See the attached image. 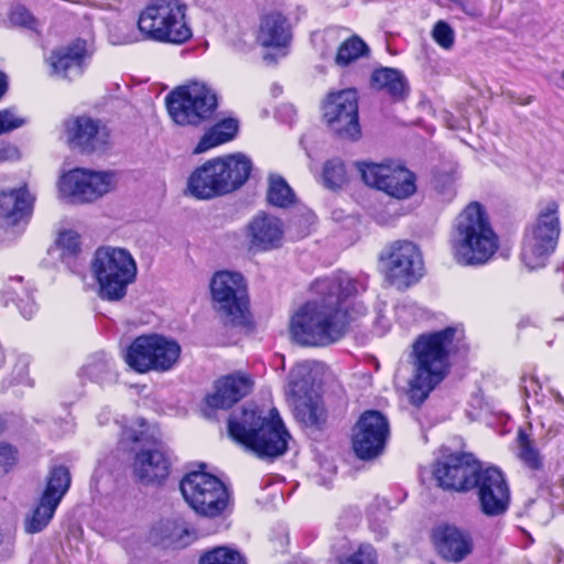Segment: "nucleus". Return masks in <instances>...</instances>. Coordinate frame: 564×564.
I'll use <instances>...</instances> for the list:
<instances>
[{"label": "nucleus", "mask_w": 564, "mask_h": 564, "mask_svg": "<svg viewBox=\"0 0 564 564\" xmlns=\"http://www.w3.org/2000/svg\"><path fill=\"white\" fill-rule=\"evenodd\" d=\"M560 232L558 205L552 200L524 235L521 257L527 268L534 270L545 264L556 248Z\"/></svg>", "instance_id": "nucleus-11"}, {"label": "nucleus", "mask_w": 564, "mask_h": 564, "mask_svg": "<svg viewBox=\"0 0 564 564\" xmlns=\"http://www.w3.org/2000/svg\"><path fill=\"white\" fill-rule=\"evenodd\" d=\"M56 508V505L42 496L39 503L24 520L25 532L35 534L43 531L53 519Z\"/></svg>", "instance_id": "nucleus-33"}, {"label": "nucleus", "mask_w": 564, "mask_h": 564, "mask_svg": "<svg viewBox=\"0 0 564 564\" xmlns=\"http://www.w3.org/2000/svg\"><path fill=\"white\" fill-rule=\"evenodd\" d=\"M180 489L186 503L198 514L216 518L227 510L230 494L226 485L216 476L205 471L186 474Z\"/></svg>", "instance_id": "nucleus-10"}, {"label": "nucleus", "mask_w": 564, "mask_h": 564, "mask_svg": "<svg viewBox=\"0 0 564 564\" xmlns=\"http://www.w3.org/2000/svg\"><path fill=\"white\" fill-rule=\"evenodd\" d=\"M518 456L531 469H539L542 466V459L534 441L523 430L518 431Z\"/></svg>", "instance_id": "nucleus-37"}, {"label": "nucleus", "mask_w": 564, "mask_h": 564, "mask_svg": "<svg viewBox=\"0 0 564 564\" xmlns=\"http://www.w3.org/2000/svg\"><path fill=\"white\" fill-rule=\"evenodd\" d=\"M437 553L446 561H464L474 550L470 534L454 525H441L433 531Z\"/></svg>", "instance_id": "nucleus-24"}, {"label": "nucleus", "mask_w": 564, "mask_h": 564, "mask_svg": "<svg viewBox=\"0 0 564 564\" xmlns=\"http://www.w3.org/2000/svg\"><path fill=\"white\" fill-rule=\"evenodd\" d=\"M8 84L4 74L0 72V98L4 95Z\"/></svg>", "instance_id": "nucleus-52"}, {"label": "nucleus", "mask_w": 564, "mask_h": 564, "mask_svg": "<svg viewBox=\"0 0 564 564\" xmlns=\"http://www.w3.org/2000/svg\"><path fill=\"white\" fill-rule=\"evenodd\" d=\"M189 535L191 532L187 528L173 523V531L167 538L172 543L186 545L189 543Z\"/></svg>", "instance_id": "nucleus-45"}, {"label": "nucleus", "mask_w": 564, "mask_h": 564, "mask_svg": "<svg viewBox=\"0 0 564 564\" xmlns=\"http://www.w3.org/2000/svg\"><path fill=\"white\" fill-rule=\"evenodd\" d=\"M228 434L260 457L284 454L291 437L275 409L262 416L257 406L234 411L228 419Z\"/></svg>", "instance_id": "nucleus-3"}, {"label": "nucleus", "mask_w": 564, "mask_h": 564, "mask_svg": "<svg viewBox=\"0 0 564 564\" xmlns=\"http://www.w3.org/2000/svg\"><path fill=\"white\" fill-rule=\"evenodd\" d=\"M480 463L471 454H452L435 464L433 475L440 487L468 491L481 470Z\"/></svg>", "instance_id": "nucleus-19"}, {"label": "nucleus", "mask_w": 564, "mask_h": 564, "mask_svg": "<svg viewBox=\"0 0 564 564\" xmlns=\"http://www.w3.org/2000/svg\"><path fill=\"white\" fill-rule=\"evenodd\" d=\"M457 328L446 327L438 332L420 335L412 345V376L408 398L420 406L449 371V355Z\"/></svg>", "instance_id": "nucleus-2"}, {"label": "nucleus", "mask_w": 564, "mask_h": 564, "mask_svg": "<svg viewBox=\"0 0 564 564\" xmlns=\"http://www.w3.org/2000/svg\"><path fill=\"white\" fill-rule=\"evenodd\" d=\"M82 376L105 387L117 381V371L112 359L104 351L91 355L82 368Z\"/></svg>", "instance_id": "nucleus-29"}, {"label": "nucleus", "mask_w": 564, "mask_h": 564, "mask_svg": "<svg viewBox=\"0 0 564 564\" xmlns=\"http://www.w3.org/2000/svg\"><path fill=\"white\" fill-rule=\"evenodd\" d=\"M316 367L315 362L305 360L292 368L286 388L290 401L317 395L314 390Z\"/></svg>", "instance_id": "nucleus-28"}, {"label": "nucleus", "mask_w": 564, "mask_h": 564, "mask_svg": "<svg viewBox=\"0 0 564 564\" xmlns=\"http://www.w3.org/2000/svg\"><path fill=\"white\" fill-rule=\"evenodd\" d=\"M251 160L242 153L207 161L187 180V193L197 199H212L241 187L250 176Z\"/></svg>", "instance_id": "nucleus-5"}, {"label": "nucleus", "mask_w": 564, "mask_h": 564, "mask_svg": "<svg viewBox=\"0 0 564 564\" xmlns=\"http://www.w3.org/2000/svg\"><path fill=\"white\" fill-rule=\"evenodd\" d=\"M180 355L181 346L175 340L152 334L137 337L127 349L124 360L140 373L165 372L176 365Z\"/></svg>", "instance_id": "nucleus-12"}, {"label": "nucleus", "mask_w": 564, "mask_h": 564, "mask_svg": "<svg viewBox=\"0 0 564 564\" xmlns=\"http://www.w3.org/2000/svg\"><path fill=\"white\" fill-rule=\"evenodd\" d=\"M15 462V451L9 444H0V466L3 468L11 467Z\"/></svg>", "instance_id": "nucleus-46"}, {"label": "nucleus", "mask_w": 564, "mask_h": 564, "mask_svg": "<svg viewBox=\"0 0 564 564\" xmlns=\"http://www.w3.org/2000/svg\"><path fill=\"white\" fill-rule=\"evenodd\" d=\"M90 269L98 284L99 297L109 302L124 299L138 273L132 254L127 249L110 246L95 251Z\"/></svg>", "instance_id": "nucleus-6"}, {"label": "nucleus", "mask_w": 564, "mask_h": 564, "mask_svg": "<svg viewBox=\"0 0 564 564\" xmlns=\"http://www.w3.org/2000/svg\"><path fill=\"white\" fill-rule=\"evenodd\" d=\"M70 486V474L65 466L52 468L43 497L58 507Z\"/></svg>", "instance_id": "nucleus-34"}, {"label": "nucleus", "mask_w": 564, "mask_h": 564, "mask_svg": "<svg viewBox=\"0 0 564 564\" xmlns=\"http://www.w3.org/2000/svg\"><path fill=\"white\" fill-rule=\"evenodd\" d=\"M122 443L141 444L133 460V474L142 484L164 480L170 473L171 458L162 443L149 434L147 422L137 419L122 429Z\"/></svg>", "instance_id": "nucleus-8"}, {"label": "nucleus", "mask_w": 564, "mask_h": 564, "mask_svg": "<svg viewBox=\"0 0 564 564\" xmlns=\"http://www.w3.org/2000/svg\"><path fill=\"white\" fill-rule=\"evenodd\" d=\"M361 283L344 272L316 279L314 297L292 316L290 332L302 346L325 347L340 340L352 316L350 305L364 291Z\"/></svg>", "instance_id": "nucleus-1"}, {"label": "nucleus", "mask_w": 564, "mask_h": 564, "mask_svg": "<svg viewBox=\"0 0 564 564\" xmlns=\"http://www.w3.org/2000/svg\"><path fill=\"white\" fill-rule=\"evenodd\" d=\"M338 564H377V554L370 544H361L351 555L338 560Z\"/></svg>", "instance_id": "nucleus-40"}, {"label": "nucleus", "mask_w": 564, "mask_h": 564, "mask_svg": "<svg viewBox=\"0 0 564 564\" xmlns=\"http://www.w3.org/2000/svg\"><path fill=\"white\" fill-rule=\"evenodd\" d=\"M324 185L335 189L341 187L347 182L346 167L339 159H333L325 163L323 171Z\"/></svg>", "instance_id": "nucleus-38"}, {"label": "nucleus", "mask_w": 564, "mask_h": 564, "mask_svg": "<svg viewBox=\"0 0 564 564\" xmlns=\"http://www.w3.org/2000/svg\"><path fill=\"white\" fill-rule=\"evenodd\" d=\"M434 41L443 48L451 50L454 45L455 33L451 25L444 21H438L432 31Z\"/></svg>", "instance_id": "nucleus-42"}, {"label": "nucleus", "mask_w": 564, "mask_h": 564, "mask_svg": "<svg viewBox=\"0 0 564 564\" xmlns=\"http://www.w3.org/2000/svg\"><path fill=\"white\" fill-rule=\"evenodd\" d=\"M473 488L477 490L478 507L484 516L499 518L508 511L511 500L510 488L500 469L482 468Z\"/></svg>", "instance_id": "nucleus-18"}, {"label": "nucleus", "mask_w": 564, "mask_h": 564, "mask_svg": "<svg viewBox=\"0 0 564 564\" xmlns=\"http://www.w3.org/2000/svg\"><path fill=\"white\" fill-rule=\"evenodd\" d=\"M522 389L525 397H530L531 394H536L538 390L541 389V384L534 377H523L522 378Z\"/></svg>", "instance_id": "nucleus-47"}, {"label": "nucleus", "mask_w": 564, "mask_h": 564, "mask_svg": "<svg viewBox=\"0 0 564 564\" xmlns=\"http://www.w3.org/2000/svg\"><path fill=\"white\" fill-rule=\"evenodd\" d=\"M34 198L25 186L0 193V227L9 228L25 220L32 210Z\"/></svg>", "instance_id": "nucleus-26"}, {"label": "nucleus", "mask_w": 564, "mask_h": 564, "mask_svg": "<svg viewBox=\"0 0 564 564\" xmlns=\"http://www.w3.org/2000/svg\"><path fill=\"white\" fill-rule=\"evenodd\" d=\"M557 400H558V402H563V399L561 395H557Z\"/></svg>", "instance_id": "nucleus-55"}, {"label": "nucleus", "mask_w": 564, "mask_h": 564, "mask_svg": "<svg viewBox=\"0 0 564 564\" xmlns=\"http://www.w3.org/2000/svg\"><path fill=\"white\" fill-rule=\"evenodd\" d=\"M248 248L252 252H267L282 247L284 225L275 216L260 213L246 227Z\"/></svg>", "instance_id": "nucleus-22"}, {"label": "nucleus", "mask_w": 564, "mask_h": 564, "mask_svg": "<svg viewBox=\"0 0 564 564\" xmlns=\"http://www.w3.org/2000/svg\"><path fill=\"white\" fill-rule=\"evenodd\" d=\"M17 154V149L8 144H0V162L12 159Z\"/></svg>", "instance_id": "nucleus-49"}, {"label": "nucleus", "mask_w": 564, "mask_h": 564, "mask_svg": "<svg viewBox=\"0 0 564 564\" xmlns=\"http://www.w3.org/2000/svg\"><path fill=\"white\" fill-rule=\"evenodd\" d=\"M3 431V425H2V422L0 421V434L2 433Z\"/></svg>", "instance_id": "nucleus-54"}, {"label": "nucleus", "mask_w": 564, "mask_h": 564, "mask_svg": "<svg viewBox=\"0 0 564 564\" xmlns=\"http://www.w3.org/2000/svg\"><path fill=\"white\" fill-rule=\"evenodd\" d=\"M388 437L387 417L378 411H367L356 424L352 436L354 451L361 459L373 458L383 451Z\"/></svg>", "instance_id": "nucleus-20"}, {"label": "nucleus", "mask_w": 564, "mask_h": 564, "mask_svg": "<svg viewBox=\"0 0 564 564\" xmlns=\"http://www.w3.org/2000/svg\"><path fill=\"white\" fill-rule=\"evenodd\" d=\"M387 279L398 288L409 286L422 275L423 262L416 246L410 241H397L381 254Z\"/></svg>", "instance_id": "nucleus-17"}, {"label": "nucleus", "mask_w": 564, "mask_h": 564, "mask_svg": "<svg viewBox=\"0 0 564 564\" xmlns=\"http://www.w3.org/2000/svg\"><path fill=\"white\" fill-rule=\"evenodd\" d=\"M372 85L381 90H386L395 99L403 98L406 90V82L403 75L394 68L382 67L376 69L371 76Z\"/></svg>", "instance_id": "nucleus-32"}, {"label": "nucleus", "mask_w": 564, "mask_h": 564, "mask_svg": "<svg viewBox=\"0 0 564 564\" xmlns=\"http://www.w3.org/2000/svg\"><path fill=\"white\" fill-rule=\"evenodd\" d=\"M369 47L358 36H351L346 40L338 48L335 62L339 66H347L359 57L367 55Z\"/></svg>", "instance_id": "nucleus-36"}, {"label": "nucleus", "mask_w": 564, "mask_h": 564, "mask_svg": "<svg viewBox=\"0 0 564 564\" xmlns=\"http://www.w3.org/2000/svg\"><path fill=\"white\" fill-rule=\"evenodd\" d=\"M186 12L182 0H151L139 15V31L156 42L183 44L192 37Z\"/></svg>", "instance_id": "nucleus-7"}, {"label": "nucleus", "mask_w": 564, "mask_h": 564, "mask_svg": "<svg viewBox=\"0 0 564 564\" xmlns=\"http://www.w3.org/2000/svg\"><path fill=\"white\" fill-rule=\"evenodd\" d=\"M199 564H247L242 555L231 549L221 546L204 554Z\"/></svg>", "instance_id": "nucleus-39"}, {"label": "nucleus", "mask_w": 564, "mask_h": 564, "mask_svg": "<svg viewBox=\"0 0 564 564\" xmlns=\"http://www.w3.org/2000/svg\"><path fill=\"white\" fill-rule=\"evenodd\" d=\"M323 116L329 129L339 138H359L358 97L355 89L330 93L324 102Z\"/></svg>", "instance_id": "nucleus-16"}, {"label": "nucleus", "mask_w": 564, "mask_h": 564, "mask_svg": "<svg viewBox=\"0 0 564 564\" xmlns=\"http://www.w3.org/2000/svg\"><path fill=\"white\" fill-rule=\"evenodd\" d=\"M25 123V118L20 116L15 108L0 110V134L18 129Z\"/></svg>", "instance_id": "nucleus-41"}, {"label": "nucleus", "mask_w": 564, "mask_h": 564, "mask_svg": "<svg viewBox=\"0 0 564 564\" xmlns=\"http://www.w3.org/2000/svg\"><path fill=\"white\" fill-rule=\"evenodd\" d=\"M10 20L17 25H21L33 31H36L41 25L34 15L22 6H18L12 9Z\"/></svg>", "instance_id": "nucleus-43"}, {"label": "nucleus", "mask_w": 564, "mask_h": 564, "mask_svg": "<svg viewBox=\"0 0 564 564\" xmlns=\"http://www.w3.org/2000/svg\"><path fill=\"white\" fill-rule=\"evenodd\" d=\"M117 183L115 172L74 169L62 176L59 189L75 203H93L112 192Z\"/></svg>", "instance_id": "nucleus-15"}, {"label": "nucleus", "mask_w": 564, "mask_h": 564, "mask_svg": "<svg viewBox=\"0 0 564 564\" xmlns=\"http://www.w3.org/2000/svg\"><path fill=\"white\" fill-rule=\"evenodd\" d=\"M454 2L464 13L471 18H478L481 15V12L474 6H470L462 0H455Z\"/></svg>", "instance_id": "nucleus-48"}, {"label": "nucleus", "mask_w": 564, "mask_h": 564, "mask_svg": "<svg viewBox=\"0 0 564 564\" xmlns=\"http://www.w3.org/2000/svg\"><path fill=\"white\" fill-rule=\"evenodd\" d=\"M90 58L87 42L83 39L54 48L46 62L51 74L66 80L79 78L87 68Z\"/></svg>", "instance_id": "nucleus-21"}, {"label": "nucleus", "mask_w": 564, "mask_h": 564, "mask_svg": "<svg viewBox=\"0 0 564 564\" xmlns=\"http://www.w3.org/2000/svg\"><path fill=\"white\" fill-rule=\"evenodd\" d=\"M65 135L68 144L84 153L102 149L109 141V131L105 126L89 117H77L65 122Z\"/></svg>", "instance_id": "nucleus-23"}, {"label": "nucleus", "mask_w": 564, "mask_h": 564, "mask_svg": "<svg viewBox=\"0 0 564 564\" xmlns=\"http://www.w3.org/2000/svg\"><path fill=\"white\" fill-rule=\"evenodd\" d=\"M171 119L178 126H199L209 120L217 109L215 90L200 82L174 88L165 97Z\"/></svg>", "instance_id": "nucleus-9"}, {"label": "nucleus", "mask_w": 564, "mask_h": 564, "mask_svg": "<svg viewBox=\"0 0 564 564\" xmlns=\"http://www.w3.org/2000/svg\"><path fill=\"white\" fill-rule=\"evenodd\" d=\"M57 245L68 253H76L79 250L78 236L72 230L61 232L57 238Z\"/></svg>", "instance_id": "nucleus-44"}, {"label": "nucleus", "mask_w": 564, "mask_h": 564, "mask_svg": "<svg viewBox=\"0 0 564 564\" xmlns=\"http://www.w3.org/2000/svg\"><path fill=\"white\" fill-rule=\"evenodd\" d=\"M253 381L247 375H228L216 382L215 392L207 397L208 406L227 409L232 406L252 389Z\"/></svg>", "instance_id": "nucleus-25"}, {"label": "nucleus", "mask_w": 564, "mask_h": 564, "mask_svg": "<svg viewBox=\"0 0 564 564\" xmlns=\"http://www.w3.org/2000/svg\"><path fill=\"white\" fill-rule=\"evenodd\" d=\"M365 311H366V308L364 306H359L358 313H364Z\"/></svg>", "instance_id": "nucleus-53"}, {"label": "nucleus", "mask_w": 564, "mask_h": 564, "mask_svg": "<svg viewBox=\"0 0 564 564\" xmlns=\"http://www.w3.org/2000/svg\"><path fill=\"white\" fill-rule=\"evenodd\" d=\"M214 308L226 325H240L246 319L248 295L240 273L220 271L210 281Z\"/></svg>", "instance_id": "nucleus-13"}, {"label": "nucleus", "mask_w": 564, "mask_h": 564, "mask_svg": "<svg viewBox=\"0 0 564 564\" xmlns=\"http://www.w3.org/2000/svg\"><path fill=\"white\" fill-rule=\"evenodd\" d=\"M453 248L457 262L466 265L486 263L498 249V237L479 203H470L457 216Z\"/></svg>", "instance_id": "nucleus-4"}, {"label": "nucleus", "mask_w": 564, "mask_h": 564, "mask_svg": "<svg viewBox=\"0 0 564 564\" xmlns=\"http://www.w3.org/2000/svg\"><path fill=\"white\" fill-rule=\"evenodd\" d=\"M257 40L264 47L285 46L291 40V29L283 14L270 12L261 18Z\"/></svg>", "instance_id": "nucleus-27"}, {"label": "nucleus", "mask_w": 564, "mask_h": 564, "mask_svg": "<svg viewBox=\"0 0 564 564\" xmlns=\"http://www.w3.org/2000/svg\"><path fill=\"white\" fill-rule=\"evenodd\" d=\"M362 181L397 199H406L416 192V177L403 165L388 161L364 162L358 165Z\"/></svg>", "instance_id": "nucleus-14"}, {"label": "nucleus", "mask_w": 564, "mask_h": 564, "mask_svg": "<svg viewBox=\"0 0 564 564\" xmlns=\"http://www.w3.org/2000/svg\"><path fill=\"white\" fill-rule=\"evenodd\" d=\"M267 198L269 204L286 208L295 202V194L282 176L272 174L269 176Z\"/></svg>", "instance_id": "nucleus-35"}, {"label": "nucleus", "mask_w": 564, "mask_h": 564, "mask_svg": "<svg viewBox=\"0 0 564 564\" xmlns=\"http://www.w3.org/2000/svg\"><path fill=\"white\" fill-rule=\"evenodd\" d=\"M128 32L122 36V39L112 40L113 44L120 45V44H129L135 42L138 39L133 33V30L128 28Z\"/></svg>", "instance_id": "nucleus-50"}, {"label": "nucleus", "mask_w": 564, "mask_h": 564, "mask_svg": "<svg viewBox=\"0 0 564 564\" xmlns=\"http://www.w3.org/2000/svg\"><path fill=\"white\" fill-rule=\"evenodd\" d=\"M295 419L304 426L319 427L325 422V409L318 395L292 400Z\"/></svg>", "instance_id": "nucleus-30"}, {"label": "nucleus", "mask_w": 564, "mask_h": 564, "mask_svg": "<svg viewBox=\"0 0 564 564\" xmlns=\"http://www.w3.org/2000/svg\"><path fill=\"white\" fill-rule=\"evenodd\" d=\"M238 130V122L235 119H225L216 123L206 132L194 149V153L199 154L209 149L230 141Z\"/></svg>", "instance_id": "nucleus-31"}, {"label": "nucleus", "mask_w": 564, "mask_h": 564, "mask_svg": "<svg viewBox=\"0 0 564 564\" xmlns=\"http://www.w3.org/2000/svg\"><path fill=\"white\" fill-rule=\"evenodd\" d=\"M21 312L25 318H31L33 313L35 312V305L32 303L29 307H21Z\"/></svg>", "instance_id": "nucleus-51"}]
</instances>
